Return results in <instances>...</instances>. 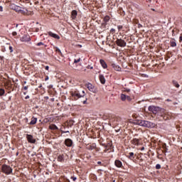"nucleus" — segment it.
<instances>
[{
    "instance_id": "10",
    "label": "nucleus",
    "mask_w": 182,
    "mask_h": 182,
    "mask_svg": "<svg viewBox=\"0 0 182 182\" xmlns=\"http://www.w3.org/2000/svg\"><path fill=\"white\" fill-rule=\"evenodd\" d=\"M49 36H51V38H54L55 39H60V36L56 33H52V31H49L48 33Z\"/></svg>"
},
{
    "instance_id": "26",
    "label": "nucleus",
    "mask_w": 182,
    "mask_h": 182,
    "mask_svg": "<svg viewBox=\"0 0 182 182\" xmlns=\"http://www.w3.org/2000/svg\"><path fill=\"white\" fill-rule=\"evenodd\" d=\"M5 95V90L1 88L0 89V96H4Z\"/></svg>"
},
{
    "instance_id": "31",
    "label": "nucleus",
    "mask_w": 182,
    "mask_h": 182,
    "mask_svg": "<svg viewBox=\"0 0 182 182\" xmlns=\"http://www.w3.org/2000/svg\"><path fill=\"white\" fill-rule=\"evenodd\" d=\"M44 44H43V43H42V42H39V43H37V46H43Z\"/></svg>"
},
{
    "instance_id": "23",
    "label": "nucleus",
    "mask_w": 182,
    "mask_h": 182,
    "mask_svg": "<svg viewBox=\"0 0 182 182\" xmlns=\"http://www.w3.org/2000/svg\"><path fill=\"white\" fill-rule=\"evenodd\" d=\"M170 43H171V46L172 48L177 46V43H176V41L174 40L171 41Z\"/></svg>"
},
{
    "instance_id": "37",
    "label": "nucleus",
    "mask_w": 182,
    "mask_h": 182,
    "mask_svg": "<svg viewBox=\"0 0 182 182\" xmlns=\"http://www.w3.org/2000/svg\"><path fill=\"white\" fill-rule=\"evenodd\" d=\"M127 100L130 102V100H132V98L129 96H127Z\"/></svg>"
},
{
    "instance_id": "8",
    "label": "nucleus",
    "mask_w": 182,
    "mask_h": 182,
    "mask_svg": "<svg viewBox=\"0 0 182 182\" xmlns=\"http://www.w3.org/2000/svg\"><path fill=\"white\" fill-rule=\"evenodd\" d=\"M20 41H21V42H30V41H31V36H28V35H24V36H23L21 38Z\"/></svg>"
},
{
    "instance_id": "21",
    "label": "nucleus",
    "mask_w": 182,
    "mask_h": 182,
    "mask_svg": "<svg viewBox=\"0 0 182 182\" xmlns=\"http://www.w3.org/2000/svg\"><path fill=\"white\" fill-rule=\"evenodd\" d=\"M49 129H50V130H58V127L55 124L50 125Z\"/></svg>"
},
{
    "instance_id": "16",
    "label": "nucleus",
    "mask_w": 182,
    "mask_h": 182,
    "mask_svg": "<svg viewBox=\"0 0 182 182\" xmlns=\"http://www.w3.org/2000/svg\"><path fill=\"white\" fill-rule=\"evenodd\" d=\"M112 66L114 70H117V72H120V70H122V68L119 65H116V64H112Z\"/></svg>"
},
{
    "instance_id": "19",
    "label": "nucleus",
    "mask_w": 182,
    "mask_h": 182,
    "mask_svg": "<svg viewBox=\"0 0 182 182\" xmlns=\"http://www.w3.org/2000/svg\"><path fill=\"white\" fill-rule=\"evenodd\" d=\"M36 122H38V118H35V117H32L31 118V121L30 122V124L33 125V124H36Z\"/></svg>"
},
{
    "instance_id": "24",
    "label": "nucleus",
    "mask_w": 182,
    "mask_h": 182,
    "mask_svg": "<svg viewBox=\"0 0 182 182\" xmlns=\"http://www.w3.org/2000/svg\"><path fill=\"white\" fill-rule=\"evenodd\" d=\"M121 100H122L123 102H124V100H127V95H124V94H122V95H121Z\"/></svg>"
},
{
    "instance_id": "54",
    "label": "nucleus",
    "mask_w": 182,
    "mask_h": 182,
    "mask_svg": "<svg viewBox=\"0 0 182 182\" xmlns=\"http://www.w3.org/2000/svg\"><path fill=\"white\" fill-rule=\"evenodd\" d=\"M73 121H70V123H72Z\"/></svg>"
},
{
    "instance_id": "15",
    "label": "nucleus",
    "mask_w": 182,
    "mask_h": 182,
    "mask_svg": "<svg viewBox=\"0 0 182 182\" xmlns=\"http://www.w3.org/2000/svg\"><path fill=\"white\" fill-rule=\"evenodd\" d=\"M100 63L101 66H102L104 69H107V64L106 63L105 61H104V60H100Z\"/></svg>"
},
{
    "instance_id": "36",
    "label": "nucleus",
    "mask_w": 182,
    "mask_h": 182,
    "mask_svg": "<svg viewBox=\"0 0 182 182\" xmlns=\"http://www.w3.org/2000/svg\"><path fill=\"white\" fill-rule=\"evenodd\" d=\"M13 36H16V35H18V33H16V31L12 33Z\"/></svg>"
},
{
    "instance_id": "42",
    "label": "nucleus",
    "mask_w": 182,
    "mask_h": 182,
    "mask_svg": "<svg viewBox=\"0 0 182 182\" xmlns=\"http://www.w3.org/2000/svg\"><path fill=\"white\" fill-rule=\"evenodd\" d=\"M180 42H182V35L179 37Z\"/></svg>"
},
{
    "instance_id": "4",
    "label": "nucleus",
    "mask_w": 182,
    "mask_h": 182,
    "mask_svg": "<svg viewBox=\"0 0 182 182\" xmlns=\"http://www.w3.org/2000/svg\"><path fill=\"white\" fill-rule=\"evenodd\" d=\"M70 93L72 97H74V100H77V99H80V97H82L79 91H71Z\"/></svg>"
},
{
    "instance_id": "9",
    "label": "nucleus",
    "mask_w": 182,
    "mask_h": 182,
    "mask_svg": "<svg viewBox=\"0 0 182 182\" xmlns=\"http://www.w3.org/2000/svg\"><path fill=\"white\" fill-rule=\"evenodd\" d=\"M65 144L67 147H72V146H73V141L70 139H66L65 140Z\"/></svg>"
},
{
    "instance_id": "41",
    "label": "nucleus",
    "mask_w": 182,
    "mask_h": 182,
    "mask_svg": "<svg viewBox=\"0 0 182 182\" xmlns=\"http://www.w3.org/2000/svg\"><path fill=\"white\" fill-rule=\"evenodd\" d=\"M23 90H28V86L23 87Z\"/></svg>"
},
{
    "instance_id": "39",
    "label": "nucleus",
    "mask_w": 182,
    "mask_h": 182,
    "mask_svg": "<svg viewBox=\"0 0 182 182\" xmlns=\"http://www.w3.org/2000/svg\"><path fill=\"white\" fill-rule=\"evenodd\" d=\"M4 11V8L2 7V6H0V12H2Z\"/></svg>"
},
{
    "instance_id": "49",
    "label": "nucleus",
    "mask_w": 182,
    "mask_h": 182,
    "mask_svg": "<svg viewBox=\"0 0 182 182\" xmlns=\"http://www.w3.org/2000/svg\"><path fill=\"white\" fill-rule=\"evenodd\" d=\"M143 26H141V24H139V28Z\"/></svg>"
},
{
    "instance_id": "44",
    "label": "nucleus",
    "mask_w": 182,
    "mask_h": 182,
    "mask_svg": "<svg viewBox=\"0 0 182 182\" xmlns=\"http://www.w3.org/2000/svg\"><path fill=\"white\" fill-rule=\"evenodd\" d=\"M45 80L46 81V80H49V77H46V78H45Z\"/></svg>"
},
{
    "instance_id": "38",
    "label": "nucleus",
    "mask_w": 182,
    "mask_h": 182,
    "mask_svg": "<svg viewBox=\"0 0 182 182\" xmlns=\"http://www.w3.org/2000/svg\"><path fill=\"white\" fill-rule=\"evenodd\" d=\"M71 178L73 180V181H76V178H77L76 177L72 176Z\"/></svg>"
},
{
    "instance_id": "1",
    "label": "nucleus",
    "mask_w": 182,
    "mask_h": 182,
    "mask_svg": "<svg viewBox=\"0 0 182 182\" xmlns=\"http://www.w3.org/2000/svg\"><path fill=\"white\" fill-rule=\"evenodd\" d=\"M149 112H151L153 114H158V116H161L163 117L164 120H167V119H170V115L168 112L164 109V108H161L159 107H156L154 105H151L148 108Z\"/></svg>"
},
{
    "instance_id": "17",
    "label": "nucleus",
    "mask_w": 182,
    "mask_h": 182,
    "mask_svg": "<svg viewBox=\"0 0 182 182\" xmlns=\"http://www.w3.org/2000/svg\"><path fill=\"white\" fill-rule=\"evenodd\" d=\"M172 85L177 89H178V87H180V84H178V82L176 80H172Z\"/></svg>"
},
{
    "instance_id": "45",
    "label": "nucleus",
    "mask_w": 182,
    "mask_h": 182,
    "mask_svg": "<svg viewBox=\"0 0 182 182\" xmlns=\"http://www.w3.org/2000/svg\"><path fill=\"white\" fill-rule=\"evenodd\" d=\"M126 92H130V89H127Z\"/></svg>"
},
{
    "instance_id": "46",
    "label": "nucleus",
    "mask_w": 182,
    "mask_h": 182,
    "mask_svg": "<svg viewBox=\"0 0 182 182\" xmlns=\"http://www.w3.org/2000/svg\"><path fill=\"white\" fill-rule=\"evenodd\" d=\"M25 99H29V95H27Z\"/></svg>"
},
{
    "instance_id": "14",
    "label": "nucleus",
    "mask_w": 182,
    "mask_h": 182,
    "mask_svg": "<svg viewBox=\"0 0 182 182\" xmlns=\"http://www.w3.org/2000/svg\"><path fill=\"white\" fill-rule=\"evenodd\" d=\"M76 16H77V11L76 10H73L71 12L72 19H76Z\"/></svg>"
},
{
    "instance_id": "6",
    "label": "nucleus",
    "mask_w": 182,
    "mask_h": 182,
    "mask_svg": "<svg viewBox=\"0 0 182 182\" xmlns=\"http://www.w3.org/2000/svg\"><path fill=\"white\" fill-rule=\"evenodd\" d=\"M86 87H87L88 90H90V92H92V93H96L97 92L96 87L91 83L86 84Z\"/></svg>"
},
{
    "instance_id": "29",
    "label": "nucleus",
    "mask_w": 182,
    "mask_h": 182,
    "mask_svg": "<svg viewBox=\"0 0 182 182\" xmlns=\"http://www.w3.org/2000/svg\"><path fill=\"white\" fill-rule=\"evenodd\" d=\"M9 49L11 53H12V52H14V48L12 46H10Z\"/></svg>"
},
{
    "instance_id": "7",
    "label": "nucleus",
    "mask_w": 182,
    "mask_h": 182,
    "mask_svg": "<svg viewBox=\"0 0 182 182\" xmlns=\"http://www.w3.org/2000/svg\"><path fill=\"white\" fill-rule=\"evenodd\" d=\"M26 139L28 141V143H31L33 144H35L36 143V139L33 138V136L31 134H26Z\"/></svg>"
},
{
    "instance_id": "55",
    "label": "nucleus",
    "mask_w": 182,
    "mask_h": 182,
    "mask_svg": "<svg viewBox=\"0 0 182 182\" xmlns=\"http://www.w3.org/2000/svg\"><path fill=\"white\" fill-rule=\"evenodd\" d=\"M168 102H170V100H167Z\"/></svg>"
},
{
    "instance_id": "12",
    "label": "nucleus",
    "mask_w": 182,
    "mask_h": 182,
    "mask_svg": "<svg viewBox=\"0 0 182 182\" xmlns=\"http://www.w3.org/2000/svg\"><path fill=\"white\" fill-rule=\"evenodd\" d=\"M28 9L25 7H21V9H20V11L18 12V14H22V15H28Z\"/></svg>"
},
{
    "instance_id": "34",
    "label": "nucleus",
    "mask_w": 182,
    "mask_h": 182,
    "mask_svg": "<svg viewBox=\"0 0 182 182\" xmlns=\"http://www.w3.org/2000/svg\"><path fill=\"white\" fill-rule=\"evenodd\" d=\"M163 148L165 149V151H167L168 149H167V147H166V144H164L163 145Z\"/></svg>"
},
{
    "instance_id": "57",
    "label": "nucleus",
    "mask_w": 182,
    "mask_h": 182,
    "mask_svg": "<svg viewBox=\"0 0 182 182\" xmlns=\"http://www.w3.org/2000/svg\"><path fill=\"white\" fill-rule=\"evenodd\" d=\"M115 181L114 180V181H112V182H114Z\"/></svg>"
},
{
    "instance_id": "30",
    "label": "nucleus",
    "mask_w": 182,
    "mask_h": 182,
    "mask_svg": "<svg viewBox=\"0 0 182 182\" xmlns=\"http://www.w3.org/2000/svg\"><path fill=\"white\" fill-rule=\"evenodd\" d=\"M79 62H80V58H79L77 60H74V63H79Z\"/></svg>"
},
{
    "instance_id": "2",
    "label": "nucleus",
    "mask_w": 182,
    "mask_h": 182,
    "mask_svg": "<svg viewBox=\"0 0 182 182\" xmlns=\"http://www.w3.org/2000/svg\"><path fill=\"white\" fill-rule=\"evenodd\" d=\"M136 124H138V126H142L143 127H148V128H153L156 124L153 122L146 121V120H136Z\"/></svg>"
},
{
    "instance_id": "22",
    "label": "nucleus",
    "mask_w": 182,
    "mask_h": 182,
    "mask_svg": "<svg viewBox=\"0 0 182 182\" xmlns=\"http://www.w3.org/2000/svg\"><path fill=\"white\" fill-rule=\"evenodd\" d=\"M21 9H22V7L19 6H14V11H16V12H18V14H19Z\"/></svg>"
},
{
    "instance_id": "40",
    "label": "nucleus",
    "mask_w": 182,
    "mask_h": 182,
    "mask_svg": "<svg viewBox=\"0 0 182 182\" xmlns=\"http://www.w3.org/2000/svg\"><path fill=\"white\" fill-rule=\"evenodd\" d=\"M83 95H82V97H85V96H86V93L85 92V91H82Z\"/></svg>"
},
{
    "instance_id": "47",
    "label": "nucleus",
    "mask_w": 182,
    "mask_h": 182,
    "mask_svg": "<svg viewBox=\"0 0 182 182\" xmlns=\"http://www.w3.org/2000/svg\"><path fill=\"white\" fill-rule=\"evenodd\" d=\"M141 151H143V150H144V146H143L142 148H141Z\"/></svg>"
},
{
    "instance_id": "32",
    "label": "nucleus",
    "mask_w": 182,
    "mask_h": 182,
    "mask_svg": "<svg viewBox=\"0 0 182 182\" xmlns=\"http://www.w3.org/2000/svg\"><path fill=\"white\" fill-rule=\"evenodd\" d=\"M117 28H118V31H121V29H123V26H118Z\"/></svg>"
},
{
    "instance_id": "33",
    "label": "nucleus",
    "mask_w": 182,
    "mask_h": 182,
    "mask_svg": "<svg viewBox=\"0 0 182 182\" xmlns=\"http://www.w3.org/2000/svg\"><path fill=\"white\" fill-rule=\"evenodd\" d=\"M83 105H86L87 103V98H85V100L82 102Z\"/></svg>"
},
{
    "instance_id": "13",
    "label": "nucleus",
    "mask_w": 182,
    "mask_h": 182,
    "mask_svg": "<svg viewBox=\"0 0 182 182\" xmlns=\"http://www.w3.org/2000/svg\"><path fill=\"white\" fill-rule=\"evenodd\" d=\"M99 79H100L102 85H105L106 83V79L105 78V75H99Z\"/></svg>"
},
{
    "instance_id": "35",
    "label": "nucleus",
    "mask_w": 182,
    "mask_h": 182,
    "mask_svg": "<svg viewBox=\"0 0 182 182\" xmlns=\"http://www.w3.org/2000/svg\"><path fill=\"white\" fill-rule=\"evenodd\" d=\"M110 32H112V33H114L116 32V30L114 28H112L110 30Z\"/></svg>"
},
{
    "instance_id": "5",
    "label": "nucleus",
    "mask_w": 182,
    "mask_h": 182,
    "mask_svg": "<svg viewBox=\"0 0 182 182\" xmlns=\"http://www.w3.org/2000/svg\"><path fill=\"white\" fill-rule=\"evenodd\" d=\"M115 42L117 46H120V48H124V46H126L127 45L126 41H124V40L122 39H117Z\"/></svg>"
},
{
    "instance_id": "20",
    "label": "nucleus",
    "mask_w": 182,
    "mask_h": 182,
    "mask_svg": "<svg viewBox=\"0 0 182 182\" xmlns=\"http://www.w3.org/2000/svg\"><path fill=\"white\" fill-rule=\"evenodd\" d=\"M115 166L117 167H122V161H120V160H115Z\"/></svg>"
},
{
    "instance_id": "51",
    "label": "nucleus",
    "mask_w": 182,
    "mask_h": 182,
    "mask_svg": "<svg viewBox=\"0 0 182 182\" xmlns=\"http://www.w3.org/2000/svg\"><path fill=\"white\" fill-rule=\"evenodd\" d=\"M64 133H69V131L64 132Z\"/></svg>"
},
{
    "instance_id": "18",
    "label": "nucleus",
    "mask_w": 182,
    "mask_h": 182,
    "mask_svg": "<svg viewBox=\"0 0 182 182\" xmlns=\"http://www.w3.org/2000/svg\"><path fill=\"white\" fill-rule=\"evenodd\" d=\"M128 157L130 159V160H134V159H136V156L134 155V153L130 152L128 155Z\"/></svg>"
},
{
    "instance_id": "3",
    "label": "nucleus",
    "mask_w": 182,
    "mask_h": 182,
    "mask_svg": "<svg viewBox=\"0 0 182 182\" xmlns=\"http://www.w3.org/2000/svg\"><path fill=\"white\" fill-rule=\"evenodd\" d=\"M2 171L5 174H11V173H12V168L8 165L4 164L2 166Z\"/></svg>"
},
{
    "instance_id": "28",
    "label": "nucleus",
    "mask_w": 182,
    "mask_h": 182,
    "mask_svg": "<svg viewBox=\"0 0 182 182\" xmlns=\"http://www.w3.org/2000/svg\"><path fill=\"white\" fill-rule=\"evenodd\" d=\"M55 52H58V53H60V55H62V52L60 51V49L56 48H55Z\"/></svg>"
},
{
    "instance_id": "11",
    "label": "nucleus",
    "mask_w": 182,
    "mask_h": 182,
    "mask_svg": "<svg viewBox=\"0 0 182 182\" xmlns=\"http://www.w3.org/2000/svg\"><path fill=\"white\" fill-rule=\"evenodd\" d=\"M132 144H134V146H139V144H140V139H136V138H134L132 141H131Z\"/></svg>"
},
{
    "instance_id": "56",
    "label": "nucleus",
    "mask_w": 182,
    "mask_h": 182,
    "mask_svg": "<svg viewBox=\"0 0 182 182\" xmlns=\"http://www.w3.org/2000/svg\"><path fill=\"white\" fill-rule=\"evenodd\" d=\"M24 95H26V92H24Z\"/></svg>"
},
{
    "instance_id": "43",
    "label": "nucleus",
    "mask_w": 182,
    "mask_h": 182,
    "mask_svg": "<svg viewBox=\"0 0 182 182\" xmlns=\"http://www.w3.org/2000/svg\"><path fill=\"white\" fill-rule=\"evenodd\" d=\"M46 70H49V66H46Z\"/></svg>"
},
{
    "instance_id": "50",
    "label": "nucleus",
    "mask_w": 182,
    "mask_h": 182,
    "mask_svg": "<svg viewBox=\"0 0 182 182\" xmlns=\"http://www.w3.org/2000/svg\"><path fill=\"white\" fill-rule=\"evenodd\" d=\"M116 132H120V129H119L118 130H116Z\"/></svg>"
},
{
    "instance_id": "52",
    "label": "nucleus",
    "mask_w": 182,
    "mask_h": 182,
    "mask_svg": "<svg viewBox=\"0 0 182 182\" xmlns=\"http://www.w3.org/2000/svg\"><path fill=\"white\" fill-rule=\"evenodd\" d=\"M90 69H93V67H90Z\"/></svg>"
},
{
    "instance_id": "48",
    "label": "nucleus",
    "mask_w": 182,
    "mask_h": 182,
    "mask_svg": "<svg viewBox=\"0 0 182 182\" xmlns=\"http://www.w3.org/2000/svg\"><path fill=\"white\" fill-rule=\"evenodd\" d=\"M97 164H102V162L101 161H98Z\"/></svg>"
},
{
    "instance_id": "27",
    "label": "nucleus",
    "mask_w": 182,
    "mask_h": 182,
    "mask_svg": "<svg viewBox=\"0 0 182 182\" xmlns=\"http://www.w3.org/2000/svg\"><path fill=\"white\" fill-rule=\"evenodd\" d=\"M156 170H160V168H161V166L160 164H156Z\"/></svg>"
},
{
    "instance_id": "25",
    "label": "nucleus",
    "mask_w": 182,
    "mask_h": 182,
    "mask_svg": "<svg viewBox=\"0 0 182 182\" xmlns=\"http://www.w3.org/2000/svg\"><path fill=\"white\" fill-rule=\"evenodd\" d=\"M109 21H110V17L109 16H106L105 18H104V21L105 22H109Z\"/></svg>"
},
{
    "instance_id": "53",
    "label": "nucleus",
    "mask_w": 182,
    "mask_h": 182,
    "mask_svg": "<svg viewBox=\"0 0 182 182\" xmlns=\"http://www.w3.org/2000/svg\"><path fill=\"white\" fill-rule=\"evenodd\" d=\"M16 28H18V24H16Z\"/></svg>"
}]
</instances>
